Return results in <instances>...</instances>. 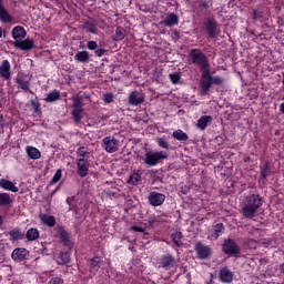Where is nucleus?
Masks as SVG:
<instances>
[{"label": "nucleus", "mask_w": 284, "mask_h": 284, "mask_svg": "<svg viewBox=\"0 0 284 284\" xmlns=\"http://www.w3.org/2000/svg\"><path fill=\"white\" fill-rule=\"evenodd\" d=\"M263 205V197L258 194H251L246 197V202L242 207V214L244 219H254L256 216V212H258V207Z\"/></svg>", "instance_id": "f257e3e1"}, {"label": "nucleus", "mask_w": 284, "mask_h": 284, "mask_svg": "<svg viewBox=\"0 0 284 284\" xmlns=\"http://www.w3.org/2000/svg\"><path fill=\"white\" fill-rule=\"evenodd\" d=\"M190 58L192 63L197 65L202 72L210 70V60L207 59V55L201 51V49H192L190 52Z\"/></svg>", "instance_id": "f03ea898"}, {"label": "nucleus", "mask_w": 284, "mask_h": 284, "mask_svg": "<svg viewBox=\"0 0 284 284\" xmlns=\"http://www.w3.org/2000/svg\"><path fill=\"white\" fill-rule=\"evenodd\" d=\"M165 159H168V153L164 151H148L144 154L143 163L144 165H149V168H156Z\"/></svg>", "instance_id": "7ed1b4c3"}, {"label": "nucleus", "mask_w": 284, "mask_h": 284, "mask_svg": "<svg viewBox=\"0 0 284 284\" xmlns=\"http://www.w3.org/2000/svg\"><path fill=\"white\" fill-rule=\"evenodd\" d=\"M222 251L224 254H229V256H236L237 254H241V247L232 239L224 240Z\"/></svg>", "instance_id": "20e7f679"}, {"label": "nucleus", "mask_w": 284, "mask_h": 284, "mask_svg": "<svg viewBox=\"0 0 284 284\" xmlns=\"http://www.w3.org/2000/svg\"><path fill=\"white\" fill-rule=\"evenodd\" d=\"M102 148L109 154H114V152H119V140L114 136H105L102 140Z\"/></svg>", "instance_id": "39448f33"}, {"label": "nucleus", "mask_w": 284, "mask_h": 284, "mask_svg": "<svg viewBox=\"0 0 284 284\" xmlns=\"http://www.w3.org/2000/svg\"><path fill=\"white\" fill-rule=\"evenodd\" d=\"M204 26L210 39H216L219 37V22L214 18H207Z\"/></svg>", "instance_id": "423d86ee"}, {"label": "nucleus", "mask_w": 284, "mask_h": 284, "mask_svg": "<svg viewBox=\"0 0 284 284\" xmlns=\"http://www.w3.org/2000/svg\"><path fill=\"white\" fill-rule=\"evenodd\" d=\"M200 85H201V90H202V94H207V92H210V88H212V74L210 73V69L209 70H204L202 71V78L200 81Z\"/></svg>", "instance_id": "0eeeda50"}, {"label": "nucleus", "mask_w": 284, "mask_h": 284, "mask_svg": "<svg viewBox=\"0 0 284 284\" xmlns=\"http://www.w3.org/2000/svg\"><path fill=\"white\" fill-rule=\"evenodd\" d=\"M54 231L59 234L61 243L65 246L69 247V250H72V247H74V244L72 243V241L70 240V235L68 234V231L59 225L54 229Z\"/></svg>", "instance_id": "6e6552de"}, {"label": "nucleus", "mask_w": 284, "mask_h": 284, "mask_svg": "<svg viewBox=\"0 0 284 284\" xmlns=\"http://www.w3.org/2000/svg\"><path fill=\"white\" fill-rule=\"evenodd\" d=\"M30 256V252L27 248L18 247L11 253V258L14 263H23Z\"/></svg>", "instance_id": "1a4fd4ad"}, {"label": "nucleus", "mask_w": 284, "mask_h": 284, "mask_svg": "<svg viewBox=\"0 0 284 284\" xmlns=\"http://www.w3.org/2000/svg\"><path fill=\"white\" fill-rule=\"evenodd\" d=\"M148 199L150 205L153 207H159V205H163V203H165V194L155 191L151 192Z\"/></svg>", "instance_id": "9d476101"}, {"label": "nucleus", "mask_w": 284, "mask_h": 284, "mask_svg": "<svg viewBox=\"0 0 284 284\" xmlns=\"http://www.w3.org/2000/svg\"><path fill=\"white\" fill-rule=\"evenodd\" d=\"M11 45L13 48H18V50H22L23 52H30L34 48V41L30 39H26L23 41H12Z\"/></svg>", "instance_id": "9b49d317"}, {"label": "nucleus", "mask_w": 284, "mask_h": 284, "mask_svg": "<svg viewBox=\"0 0 284 284\" xmlns=\"http://www.w3.org/2000/svg\"><path fill=\"white\" fill-rule=\"evenodd\" d=\"M195 252L197 254V257L203 261L205 258H210V255L212 254V248H210V246L203 245V243L201 242H197L195 244Z\"/></svg>", "instance_id": "f8f14e48"}, {"label": "nucleus", "mask_w": 284, "mask_h": 284, "mask_svg": "<svg viewBox=\"0 0 284 284\" xmlns=\"http://www.w3.org/2000/svg\"><path fill=\"white\" fill-rule=\"evenodd\" d=\"M128 99L129 105H142V103L145 102V97H143V93L139 91H132L131 93H129Z\"/></svg>", "instance_id": "ddd939ff"}, {"label": "nucleus", "mask_w": 284, "mask_h": 284, "mask_svg": "<svg viewBox=\"0 0 284 284\" xmlns=\"http://www.w3.org/2000/svg\"><path fill=\"white\" fill-rule=\"evenodd\" d=\"M219 278L221 283H232L234 281V272H232L227 266H224L219 272Z\"/></svg>", "instance_id": "4468645a"}, {"label": "nucleus", "mask_w": 284, "mask_h": 284, "mask_svg": "<svg viewBox=\"0 0 284 284\" xmlns=\"http://www.w3.org/2000/svg\"><path fill=\"white\" fill-rule=\"evenodd\" d=\"M77 165L79 176H81L82 179H84V176H88V171L90 170V160L78 159Z\"/></svg>", "instance_id": "2eb2a0df"}, {"label": "nucleus", "mask_w": 284, "mask_h": 284, "mask_svg": "<svg viewBox=\"0 0 284 284\" xmlns=\"http://www.w3.org/2000/svg\"><path fill=\"white\" fill-rule=\"evenodd\" d=\"M160 265L163 270H171V267L176 265V258L170 254L163 255L160 258Z\"/></svg>", "instance_id": "dca6fc26"}, {"label": "nucleus", "mask_w": 284, "mask_h": 284, "mask_svg": "<svg viewBox=\"0 0 284 284\" xmlns=\"http://www.w3.org/2000/svg\"><path fill=\"white\" fill-rule=\"evenodd\" d=\"M10 61L3 60L0 65V77L6 81H10L12 73L10 72Z\"/></svg>", "instance_id": "f3484780"}, {"label": "nucleus", "mask_w": 284, "mask_h": 284, "mask_svg": "<svg viewBox=\"0 0 284 284\" xmlns=\"http://www.w3.org/2000/svg\"><path fill=\"white\" fill-rule=\"evenodd\" d=\"M0 21L1 23H12V16L8 9L3 7V1L0 0Z\"/></svg>", "instance_id": "a211bd4d"}, {"label": "nucleus", "mask_w": 284, "mask_h": 284, "mask_svg": "<svg viewBox=\"0 0 284 284\" xmlns=\"http://www.w3.org/2000/svg\"><path fill=\"white\" fill-rule=\"evenodd\" d=\"M16 83L20 90H23V92H30V94H33L32 90H30V81L26 80V78L18 75L16 78Z\"/></svg>", "instance_id": "6ab92c4d"}, {"label": "nucleus", "mask_w": 284, "mask_h": 284, "mask_svg": "<svg viewBox=\"0 0 284 284\" xmlns=\"http://www.w3.org/2000/svg\"><path fill=\"white\" fill-rule=\"evenodd\" d=\"M12 38L14 41H21L22 39H26L28 32H26V29L21 26H17L12 29Z\"/></svg>", "instance_id": "aec40b11"}, {"label": "nucleus", "mask_w": 284, "mask_h": 284, "mask_svg": "<svg viewBox=\"0 0 284 284\" xmlns=\"http://www.w3.org/2000/svg\"><path fill=\"white\" fill-rule=\"evenodd\" d=\"M212 121H214L212 115H202L197 120V123L195 124V128H197V130H201L203 132V130H205V128H207V125H210V123H212Z\"/></svg>", "instance_id": "412c9836"}, {"label": "nucleus", "mask_w": 284, "mask_h": 284, "mask_svg": "<svg viewBox=\"0 0 284 284\" xmlns=\"http://www.w3.org/2000/svg\"><path fill=\"white\" fill-rule=\"evenodd\" d=\"M0 187L2 190H7L8 192H19V186L13 184L12 181L6 179H0Z\"/></svg>", "instance_id": "4be33fe9"}, {"label": "nucleus", "mask_w": 284, "mask_h": 284, "mask_svg": "<svg viewBox=\"0 0 284 284\" xmlns=\"http://www.w3.org/2000/svg\"><path fill=\"white\" fill-rule=\"evenodd\" d=\"M10 241L14 243V241H23L26 237V233L21 232L19 227H14L11 231H9Z\"/></svg>", "instance_id": "5701e85b"}, {"label": "nucleus", "mask_w": 284, "mask_h": 284, "mask_svg": "<svg viewBox=\"0 0 284 284\" xmlns=\"http://www.w3.org/2000/svg\"><path fill=\"white\" fill-rule=\"evenodd\" d=\"M40 220L47 227H54V225H57V219H54L53 215L40 214Z\"/></svg>", "instance_id": "b1692460"}, {"label": "nucleus", "mask_w": 284, "mask_h": 284, "mask_svg": "<svg viewBox=\"0 0 284 284\" xmlns=\"http://www.w3.org/2000/svg\"><path fill=\"white\" fill-rule=\"evenodd\" d=\"M74 59L78 61V63H90V52L79 51L75 53Z\"/></svg>", "instance_id": "393cba45"}, {"label": "nucleus", "mask_w": 284, "mask_h": 284, "mask_svg": "<svg viewBox=\"0 0 284 284\" xmlns=\"http://www.w3.org/2000/svg\"><path fill=\"white\" fill-rule=\"evenodd\" d=\"M26 152H27L29 159H32L33 161L39 160V158L41 156V151H39V149H37L34 146L28 145L26 148Z\"/></svg>", "instance_id": "a878e982"}, {"label": "nucleus", "mask_w": 284, "mask_h": 284, "mask_svg": "<svg viewBox=\"0 0 284 284\" xmlns=\"http://www.w3.org/2000/svg\"><path fill=\"white\" fill-rule=\"evenodd\" d=\"M178 24H179V16H176L175 13H170L164 20V26L166 28H172L173 26H178Z\"/></svg>", "instance_id": "bb28decb"}, {"label": "nucleus", "mask_w": 284, "mask_h": 284, "mask_svg": "<svg viewBox=\"0 0 284 284\" xmlns=\"http://www.w3.org/2000/svg\"><path fill=\"white\" fill-rule=\"evenodd\" d=\"M12 205V197L9 193H0V207H10Z\"/></svg>", "instance_id": "cd10ccee"}, {"label": "nucleus", "mask_w": 284, "mask_h": 284, "mask_svg": "<svg viewBox=\"0 0 284 284\" xmlns=\"http://www.w3.org/2000/svg\"><path fill=\"white\" fill-rule=\"evenodd\" d=\"M59 99H61V92L53 90L47 95L44 101L45 103H54V101H59Z\"/></svg>", "instance_id": "c85d7f7f"}, {"label": "nucleus", "mask_w": 284, "mask_h": 284, "mask_svg": "<svg viewBox=\"0 0 284 284\" xmlns=\"http://www.w3.org/2000/svg\"><path fill=\"white\" fill-rule=\"evenodd\" d=\"M71 114L74 123L79 125V123H81V120L83 119V109H72Z\"/></svg>", "instance_id": "c756f323"}, {"label": "nucleus", "mask_w": 284, "mask_h": 284, "mask_svg": "<svg viewBox=\"0 0 284 284\" xmlns=\"http://www.w3.org/2000/svg\"><path fill=\"white\" fill-rule=\"evenodd\" d=\"M27 241H37L39 239V230L31 227L26 233Z\"/></svg>", "instance_id": "7c9ffc66"}, {"label": "nucleus", "mask_w": 284, "mask_h": 284, "mask_svg": "<svg viewBox=\"0 0 284 284\" xmlns=\"http://www.w3.org/2000/svg\"><path fill=\"white\" fill-rule=\"evenodd\" d=\"M139 182H141V173H139V171H133V174L130 175L128 183L130 185H139Z\"/></svg>", "instance_id": "2f4dec72"}, {"label": "nucleus", "mask_w": 284, "mask_h": 284, "mask_svg": "<svg viewBox=\"0 0 284 284\" xmlns=\"http://www.w3.org/2000/svg\"><path fill=\"white\" fill-rule=\"evenodd\" d=\"M173 139H176V141H187L190 136L183 130L179 129L173 132Z\"/></svg>", "instance_id": "473e14b6"}, {"label": "nucleus", "mask_w": 284, "mask_h": 284, "mask_svg": "<svg viewBox=\"0 0 284 284\" xmlns=\"http://www.w3.org/2000/svg\"><path fill=\"white\" fill-rule=\"evenodd\" d=\"M171 239L173 243L176 245V247H182L183 242L181 241V239H183V233L181 232L172 233Z\"/></svg>", "instance_id": "72a5a7b5"}, {"label": "nucleus", "mask_w": 284, "mask_h": 284, "mask_svg": "<svg viewBox=\"0 0 284 284\" xmlns=\"http://www.w3.org/2000/svg\"><path fill=\"white\" fill-rule=\"evenodd\" d=\"M83 30H85L87 32H91V34H97V32H99V30L97 29V24L90 21L83 24Z\"/></svg>", "instance_id": "f704fd0d"}, {"label": "nucleus", "mask_w": 284, "mask_h": 284, "mask_svg": "<svg viewBox=\"0 0 284 284\" xmlns=\"http://www.w3.org/2000/svg\"><path fill=\"white\" fill-rule=\"evenodd\" d=\"M261 174H260V179L261 180H265L267 179V176H270V163L265 162L261 168Z\"/></svg>", "instance_id": "c9c22d12"}, {"label": "nucleus", "mask_w": 284, "mask_h": 284, "mask_svg": "<svg viewBox=\"0 0 284 284\" xmlns=\"http://www.w3.org/2000/svg\"><path fill=\"white\" fill-rule=\"evenodd\" d=\"M73 101V110H83V98L75 95L72 98Z\"/></svg>", "instance_id": "e433bc0d"}, {"label": "nucleus", "mask_w": 284, "mask_h": 284, "mask_svg": "<svg viewBox=\"0 0 284 284\" xmlns=\"http://www.w3.org/2000/svg\"><path fill=\"white\" fill-rule=\"evenodd\" d=\"M213 235L215 236V239H219V236H221V234H223L225 226L223 225V223H217L215 225H213Z\"/></svg>", "instance_id": "4c0bfd02"}, {"label": "nucleus", "mask_w": 284, "mask_h": 284, "mask_svg": "<svg viewBox=\"0 0 284 284\" xmlns=\"http://www.w3.org/2000/svg\"><path fill=\"white\" fill-rule=\"evenodd\" d=\"M156 143L162 150H170V142L165 138H156Z\"/></svg>", "instance_id": "58836bf2"}, {"label": "nucleus", "mask_w": 284, "mask_h": 284, "mask_svg": "<svg viewBox=\"0 0 284 284\" xmlns=\"http://www.w3.org/2000/svg\"><path fill=\"white\" fill-rule=\"evenodd\" d=\"M92 270H95V272H99L101 270V257L97 256L90 260Z\"/></svg>", "instance_id": "ea45409f"}, {"label": "nucleus", "mask_w": 284, "mask_h": 284, "mask_svg": "<svg viewBox=\"0 0 284 284\" xmlns=\"http://www.w3.org/2000/svg\"><path fill=\"white\" fill-rule=\"evenodd\" d=\"M199 8H204V10H209V8H212L214 1L213 0H200Z\"/></svg>", "instance_id": "a19ab883"}, {"label": "nucleus", "mask_w": 284, "mask_h": 284, "mask_svg": "<svg viewBox=\"0 0 284 284\" xmlns=\"http://www.w3.org/2000/svg\"><path fill=\"white\" fill-rule=\"evenodd\" d=\"M77 154L79 159H87V161L90 159V152L85 151L84 148L78 149Z\"/></svg>", "instance_id": "79ce46f5"}, {"label": "nucleus", "mask_w": 284, "mask_h": 284, "mask_svg": "<svg viewBox=\"0 0 284 284\" xmlns=\"http://www.w3.org/2000/svg\"><path fill=\"white\" fill-rule=\"evenodd\" d=\"M115 39H116V41H123V39H125V32H123V28L116 27Z\"/></svg>", "instance_id": "37998d69"}, {"label": "nucleus", "mask_w": 284, "mask_h": 284, "mask_svg": "<svg viewBox=\"0 0 284 284\" xmlns=\"http://www.w3.org/2000/svg\"><path fill=\"white\" fill-rule=\"evenodd\" d=\"M169 79H170L171 83L176 85V83H179V81H181V74L179 72L170 73Z\"/></svg>", "instance_id": "c03bdc74"}, {"label": "nucleus", "mask_w": 284, "mask_h": 284, "mask_svg": "<svg viewBox=\"0 0 284 284\" xmlns=\"http://www.w3.org/2000/svg\"><path fill=\"white\" fill-rule=\"evenodd\" d=\"M61 176H62L61 169H59V170L54 173L53 178L51 179L50 185H54V183H59V181H61Z\"/></svg>", "instance_id": "a18cd8bd"}, {"label": "nucleus", "mask_w": 284, "mask_h": 284, "mask_svg": "<svg viewBox=\"0 0 284 284\" xmlns=\"http://www.w3.org/2000/svg\"><path fill=\"white\" fill-rule=\"evenodd\" d=\"M60 258H61L62 265H68V263H70V253L61 252L60 253Z\"/></svg>", "instance_id": "49530a36"}, {"label": "nucleus", "mask_w": 284, "mask_h": 284, "mask_svg": "<svg viewBox=\"0 0 284 284\" xmlns=\"http://www.w3.org/2000/svg\"><path fill=\"white\" fill-rule=\"evenodd\" d=\"M146 227H150L151 230H154L155 227H160L159 223L156 222V217H150L146 224Z\"/></svg>", "instance_id": "de8ad7c7"}, {"label": "nucleus", "mask_w": 284, "mask_h": 284, "mask_svg": "<svg viewBox=\"0 0 284 284\" xmlns=\"http://www.w3.org/2000/svg\"><path fill=\"white\" fill-rule=\"evenodd\" d=\"M130 230L132 232H141L142 234H144V236H148L150 234V233L145 232V229H143L141 226H136V225L131 226Z\"/></svg>", "instance_id": "09e8293b"}, {"label": "nucleus", "mask_w": 284, "mask_h": 284, "mask_svg": "<svg viewBox=\"0 0 284 284\" xmlns=\"http://www.w3.org/2000/svg\"><path fill=\"white\" fill-rule=\"evenodd\" d=\"M104 103H112L114 101V94L113 93H105L103 95Z\"/></svg>", "instance_id": "8fccbe9b"}, {"label": "nucleus", "mask_w": 284, "mask_h": 284, "mask_svg": "<svg viewBox=\"0 0 284 284\" xmlns=\"http://www.w3.org/2000/svg\"><path fill=\"white\" fill-rule=\"evenodd\" d=\"M212 84L213 85H223V78L215 75L212 77Z\"/></svg>", "instance_id": "3c124183"}, {"label": "nucleus", "mask_w": 284, "mask_h": 284, "mask_svg": "<svg viewBox=\"0 0 284 284\" xmlns=\"http://www.w3.org/2000/svg\"><path fill=\"white\" fill-rule=\"evenodd\" d=\"M87 48L88 50H97V48H99V44L97 43V41H89L87 43Z\"/></svg>", "instance_id": "603ef678"}, {"label": "nucleus", "mask_w": 284, "mask_h": 284, "mask_svg": "<svg viewBox=\"0 0 284 284\" xmlns=\"http://www.w3.org/2000/svg\"><path fill=\"white\" fill-rule=\"evenodd\" d=\"M48 284H63V278L61 277H52Z\"/></svg>", "instance_id": "864d4df0"}, {"label": "nucleus", "mask_w": 284, "mask_h": 284, "mask_svg": "<svg viewBox=\"0 0 284 284\" xmlns=\"http://www.w3.org/2000/svg\"><path fill=\"white\" fill-rule=\"evenodd\" d=\"M105 52H108L105 49H95L94 54L95 57L101 58L103 54H105Z\"/></svg>", "instance_id": "5fc2aeb1"}, {"label": "nucleus", "mask_w": 284, "mask_h": 284, "mask_svg": "<svg viewBox=\"0 0 284 284\" xmlns=\"http://www.w3.org/2000/svg\"><path fill=\"white\" fill-rule=\"evenodd\" d=\"M163 216H165V215H159L155 217V221L159 226H161V225H163V223H165V220L163 219Z\"/></svg>", "instance_id": "6e6d98bb"}, {"label": "nucleus", "mask_w": 284, "mask_h": 284, "mask_svg": "<svg viewBox=\"0 0 284 284\" xmlns=\"http://www.w3.org/2000/svg\"><path fill=\"white\" fill-rule=\"evenodd\" d=\"M31 105L34 108L36 112H39V103H37V101L31 100Z\"/></svg>", "instance_id": "4d7b16f0"}, {"label": "nucleus", "mask_w": 284, "mask_h": 284, "mask_svg": "<svg viewBox=\"0 0 284 284\" xmlns=\"http://www.w3.org/2000/svg\"><path fill=\"white\" fill-rule=\"evenodd\" d=\"M207 284H214V274L210 273V281Z\"/></svg>", "instance_id": "13d9d810"}, {"label": "nucleus", "mask_w": 284, "mask_h": 284, "mask_svg": "<svg viewBox=\"0 0 284 284\" xmlns=\"http://www.w3.org/2000/svg\"><path fill=\"white\" fill-rule=\"evenodd\" d=\"M0 125H6V120L3 119V114L0 113Z\"/></svg>", "instance_id": "bf43d9fd"}, {"label": "nucleus", "mask_w": 284, "mask_h": 284, "mask_svg": "<svg viewBox=\"0 0 284 284\" xmlns=\"http://www.w3.org/2000/svg\"><path fill=\"white\" fill-rule=\"evenodd\" d=\"M280 112H282V114H284V102L281 103V105H280Z\"/></svg>", "instance_id": "052dcab7"}, {"label": "nucleus", "mask_w": 284, "mask_h": 284, "mask_svg": "<svg viewBox=\"0 0 284 284\" xmlns=\"http://www.w3.org/2000/svg\"><path fill=\"white\" fill-rule=\"evenodd\" d=\"M280 272L281 274H284V263L280 265Z\"/></svg>", "instance_id": "680f3d73"}, {"label": "nucleus", "mask_w": 284, "mask_h": 284, "mask_svg": "<svg viewBox=\"0 0 284 284\" xmlns=\"http://www.w3.org/2000/svg\"><path fill=\"white\" fill-rule=\"evenodd\" d=\"M3 37V28L0 27V39Z\"/></svg>", "instance_id": "e2e57ef3"}, {"label": "nucleus", "mask_w": 284, "mask_h": 284, "mask_svg": "<svg viewBox=\"0 0 284 284\" xmlns=\"http://www.w3.org/2000/svg\"><path fill=\"white\" fill-rule=\"evenodd\" d=\"M72 197H67V204L70 205Z\"/></svg>", "instance_id": "0e129e2a"}, {"label": "nucleus", "mask_w": 284, "mask_h": 284, "mask_svg": "<svg viewBox=\"0 0 284 284\" xmlns=\"http://www.w3.org/2000/svg\"><path fill=\"white\" fill-rule=\"evenodd\" d=\"M0 225H3V216L0 214Z\"/></svg>", "instance_id": "69168bd1"}, {"label": "nucleus", "mask_w": 284, "mask_h": 284, "mask_svg": "<svg viewBox=\"0 0 284 284\" xmlns=\"http://www.w3.org/2000/svg\"><path fill=\"white\" fill-rule=\"evenodd\" d=\"M258 17H261V16H258V14L256 13V11H254V19H258Z\"/></svg>", "instance_id": "338daca9"}, {"label": "nucleus", "mask_w": 284, "mask_h": 284, "mask_svg": "<svg viewBox=\"0 0 284 284\" xmlns=\"http://www.w3.org/2000/svg\"><path fill=\"white\" fill-rule=\"evenodd\" d=\"M150 173H151V174H156V171L151 170Z\"/></svg>", "instance_id": "774afa93"}]
</instances>
